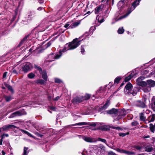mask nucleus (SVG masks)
<instances>
[{"instance_id":"338daca9","label":"nucleus","mask_w":155,"mask_h":155,"mask_svg":"<svg viewBox=\"0 0 155 155\" xmlns=\"http://www.w3.org/2000/svg\"><path fill=\"white\" fill-rule=\"evenodd\" d=\"M96 124L95 123H92L91 124V126H94V127L96 126Z\"/></svg>"},{"instance_id":"39448f33","label":"nucleus","mask_w":155,"mask_h":155,"mask_svg":"<svg viewBox=\"0 0 155 155\" xmlns=\"http://www.w3.org/2000/svg\"><path fill=\"white\" fill-rule=\"evenodd\" d=\"M80 41H79L78 38H76L74 39L71 42H70L72 49H75L80 44Z\"/></svg>"},{"instance_id":"f704fd0d","label":"nucleus","mask_w":155,"mask_h":155,"mask_svg":"<svg viewBox=\"0 0 155 155\" xmlns=\"http://www.w3.org/2000/svg\"><path fill=\"white\" fill-rule=\"evenodd\" d=\"M90 97V96L89 94H86L85 96L83 97V100H87Z\"/></svg>"},{"instance_id":"e2e57ef3","label":"nucleus","mask_w":155,"mask_h":155,"mask_svg":"<svg viewBox=\"0 0 155 155\" xmlns=\"http://www.w3.org/2000/svg\"><path fill=\"white\" fill-rule=\"evenodd\" d=\"M48 98L49 100H51L53 98V97H51V96H49L48 97Z\"/></svg>"},{"instance_id":"69168bd1","label":"nucleus","mask_w":155,"mask_h":155,"mask_svg":"<svg viewBox=\"0 0 155 155\" xmlns=\"http://www.w3.org/2000/svg\"><path fill=\"white\" fill-rule=\"evenodd\" d=\"M44 2V1L43 0H39V2L40 3H43Z\"/></svg>"},{"instance_id":"a19ab883","label":"nucleus","mask_w":155,"mask_h":155,"mask_svg":"<svg viewBox=\"0 0 155 155\" xmlns=\"http://www.w3.org/2000/svg\"><path fill=\"white\" fill-rule=\"evenodd\" d=\"M138 124V123L137 121L133 122L131 123V125L133 126H137Z\"/></svg>"},{"instance_id":"ddd939ff","label":"nucleus","mask_w":155,"mask_h":155,"mask_svg":"<svg viewBox=\"0 0 155 155\" xmlns=\"http://www.w3.org/2000/svg\"><path fill=\"white\" fill-rule=\"evenodd\" d=\"M147 85L150 86V87H154L155 86V81L151 80H148L147 81Z\"/></svg>"},{"instance_id":"774afa93","label":"nucleus","mask_w":155,"mask_h":155,"mask_svg":"<svg viewBox=\"0 0 155 155\" xmlns=\"http://www.w3.org/2000/svg\"><path fill=\"white\" fill-rule=\"evenodd\" d=\"M42 7H39L38 8V10H41L42 9Z\"/></svg>"},{"instance_id":"f8f14e48","label":"nucleus","mask_w":155,"mask_h":155,"mask_svg":"<svg viewBox=\"0 0 155 155\" xmlns=\"http://www.w3.org/2000/svg\"><path fill=\"white\" fill-rule=\"evenodd\" d=\"M110 104V101L109 100H107L104 105L101 107L99 111L105 110L109 105Z\"/></svg>"},{"instance_id":"6e6d98bb","label":"nucleus","mask_w":155,"mask_h":155,"mask_svg":"<svg viewBox=\"0 0 155 155\" xmlns=\"http://www.w3.org/2000/svg\"><path fill=\"white\" fill-rule=\"evenodd\" d=\"M7 72H5L3 75V77L4 78H5L6 77V75H7Z\"/></svg>"},{"instance_id":"09e8293b","label":"nucleus","mask_w":155,"mask_h":155,"mask_svg":"<svg viewBox=\"0 0 155 155\" xmlns=\"http://www.w3.org/2000/svg\"><path fill=\"white\" fill-rule=\"evenodd\" d=\"M81 52L82 54H84V52L85 51L84 48V47L82 46H81Z\"/></svg>"},{"instance_id":"393cba45","label":"nucleus","mask_w":155,"mask_h":155,"mask_svg":"<svg viewBox=\"0 0 155 155\" xmlns=\"http://www.w3.org/2000/svg\"><path fill=\"white\" fill-rule=\"evenodd\" d=\"M124 31L123 27L120 28L118 30V33L119 34H122Z\"/></svg>"},{"instance_id":"a878e982","label":"nucleus","mask_w":155,"mask_h":155,"mask_svg":"<svg viewBox=\"0 0 155 155\" xmlns=\"http://www.w3.org/2000/svg\"><path fill=\"white\" fill-rule=\"evenodd\" d=\"M87 123L85 122H82L77 123L74 124H73V126H76V125H87Z\"/></svg>"},{"instance_id":"4c0bfd02","label":"nucleus","mask_w":155,"mask_h":155,"mask_svg":"<svg viewBox=\"0 0 155 155\" xmlns=\"http://www.w3.org/2000/svg\"><path fill=\"white\" fill-rule=\"evenodd\" d=\"M115 150L118 152H120L121 153H123L124 150L120 149L118 148H117Z\"/></svg>"},{"instance_id":"8fccbe9b","label":"nucleus","mask_w":155,"mask_h":155,"mask_svg":"<svg viewBox=\"0 0 155 155\" xmlns=\"http://www.w3.org/2000/svg\"><path fill=\"white\" fill-rule=\"evenodd\" d=\"M103 91H104V89L103 88L101 87L100 88V90H99L97 91V93H100L102 92H103Z\"/></svg>"},{"instance_id":"bf43d9fd","label":"nucleus","mask_w":155,"mask_h":155,"mask_svg":"<svg viewBox=\"0 0 155 155\" xmlns=\"http://www.w3.org/2000/svg\"><path fill=\"white\" fill-rule=\"evenodd\" d=\"M2 142H3V140L2 139H1L0 140V145H2Z\"/></svg>"},{"instance_id":"e433bc0d","label":"nucleus","mask_w":155,"mask_h":155,"mask_svg":"<svg viewBox=\"0 0 155 155\" xmlns=\"http://www.w3.org/2000/svg\"><path fill=\"white\" fill-rule=\"evenodd\" d=\"M121 79V78L120 77L117 78L114 80V83H118Z\"/></svg>"},{"instance_id":"c9c22d12","label":"nucleus","mask_w":155,"mask_h":155,"mask_svg":"<svg viewBox=\"0 0 155 155\" xmlns=\"http://www.w3.org/2000/svg\"><path fill=\"white\" fill-rule=\"evenodd\" d=\"M129 133L127 132V133H120L119 134V135L120 136L124 137L125 136H126L127 135L129 134Z\"/></svg>"},{"instance_id":"bb28decb","label":"nucleus","mask_w":155,"mask_h":155,"mask_svg":"<svg viewBox=\"0 0 155 155\" xmlns=\"http://www.w3.org/2000/svg\"><path fill=\"white\" fill-rule=\"evenodd\" d=\"M28 148H27L25 147H24L23 154V155H27V153H28Z\"/></svg>"},{"instance_id":"052dcab7","label":"nucleus","mask_w":155,"mask_h":155,"mask_svg":"<svg viewBox=\"0 0 155 155\" xmlns=\"http://www.w3.org/2000/svg\"><path fill=\"white\" fill-rule=\"evenodd\" d=\"M50 109L52 110H55V108L53 107H50Z\"/></svg>"},{"instance_id":"6e6552de","label":"nucleus","mask_w":155,"mask_h":155,"mask_svg":"<svg viewBox=\"0 0 155 155\" xmlns=\"http://www.w3.org/2000/svg\"><path fill=\"white\" fill-rule=\"evenodd\" d=\"M83 100V97L81 96L79 97H75L73 100V103L74 104L78 103Z\"/></svg>"},{"instance_id":"4468645a","label":"nucleus","mask_w":155,"mask_h":155,"mask_svg":"<svg viewBox=\"0 0 155 155\" xmlns=\"http://www.w3.org/2000/svg\"><path fill=\"white\" fill-rule=\"evenodd\" d=\"M131 110L130 109H123L120 112V114L122 116H125L127 114L130 112Z\"/></svg>"},{"instance_id":"c03bdc74","label":"nucleus","mask_w":155,"mask_h":155,"mask_svg":"<svg viewBox=\"0 0 155 155\" xmlns=\"http://www.w3.org/2000/svg\"><path fill=\"white\" fill-rule=\"evenodd\" d=\"M70 25H71V24L69 23H68L66 24H65L64 27V28H69Z\"/></svg>"},{"instance_id":"3c124183","label":"nucleus","mask_w":155,"mask_h":155,"mask_svg":"<svg viewBox=\"0 0 155 155\" xmlns=\"http://www.w3.org/2000/svg\"><path fill=\"white\" fill-rule=\"evenodd\" d=\"M51 45V43L50 41L48 42L46 45V48L50 46Z\"/></svg>"},{"instance_id":"20e7f679","label":"nucleus","mask_w":155,"mask_h":155,"mask_svg":"<svg viewBox=\"0 0 155 155\" xmlns=\"http://www.w3.org/2000/svg\"><path fill=\"white\" fill-rule=\"evenodd\" d=\"M21 67L23 71L25 72H27L32 68V65L30 63L26 62L24 63L21 65Z\"/></svg>"},{"instance_id":"5701e85b","label":"nucleus","mask_w":155,"mask_h":155,"mask_svg":"<svg viewBox=\"0 0 155 155\" xmlns=\"http://www.w3.org/2000/svg\"><path fill=\"white\" fill-rule=\"evenodd\" d=\"M101 10V8L100 7H97L95 9V13L96 14H98L99 12H100V11Z\"/></svg>"},{"instance_id":"13d9d810","label":"nucleus","mask_w":155,"mask_h":155,"mask_svg":"<svg viewBox=\"0 0 155 155\" xmlns=\"http://www.w3.org/2000/svg\"><path fill=\"white\" fill-rule=\"evenodd\" d=\"M150 111L149 110H147L146 111V114H148L150 113Z\"/></svg>"},{"instance_id":"cd10ccee","label":"nucleus","mask_w":155,"mask_h":155,"mask_svg":"<svg viewBox=\"0 0 155 155\" xmlns=\"http://www.w3.org/2000/svg\"><path fill=\"white\" fill-rule=\"evenodd\" d=\"M124 3L123 2H121L120 1H119L117 4V6L120 9L124 5Z\"/></svg>"},{"instance_id":"72a5a7b5","label":"nucleus","mask_w":155,"mask_h":155,"mask_svg":"<svg viewBox=\"0 0 155 155\" xmlns=\"http://www.w3.org/2000/svg\"><path fill=\"white\" fill-rule=\"evenodd\" d=\"M131 78V76L130 75H129L128 77H126L124 80L125 82H127Z\"/></svg>"},{"instance_id":"9b49d317","label":"nucleus","mask_w":155,"mask_h":155,"mask_svg":"<svg viewBox=\"0 0 155 155\" xmlns=\"http://www.w3.org/2000/svg\"><path fill=\"white\" fill-rule=\"evenodd\" d=\"M117 109L113 108L110 110H107L105 111V113L104 114L106 113L107 114H117Z\"/></svg>"},{"instance_id":"c756f323","label":"nucleus","mask_w":155,"mask_h":155,"mask_svg":"<svg viewBox=\"0 0 155 155\" xmlns=\"http://www.w3.org/2000/svg\"><path fill=\"white\" fill-rule=\"evenodd\" d=\"M153 150V148L150 146H147L146 147V151L147 152H150Z\"/></svg>"},{"instance_id":"f3484780","label":"nucleus","mask_w":155,"mask_h":155,"mask_svg":"<svg viewBox=\"0 0 155 155\" xmlns=\"http://www.w3.org/2000/svg\"><path fill=\"white\" fill-rule=\"evenodd\" d=\"M143 90L144 92H148L150 91L151 88L150 86L147 85H146L143 88Z\"/></svg>"},{"instance_id":"37998d69","label":"nucleus","mask_w":155,"mask_h":155,"mask_svg":"<svg viewBox=\"0 0 155 155\" xmlns=\"http://www.w3.org/2000/svg\"><path fill=\"white\" fill-rule=\"evenodd\" d=\"M55 81L56 83H60L62 82V81L60 79L57 78L55 79Z\"/></svg>"},{"instance_id":"f257e3e1","label":"nucleus","mask_w":155,"mask_h":155,"mask_svg":"<svg viewBox=\"0 0 155 155\" xmlns=\"http://www.w3.org/2000/svg\"><path fill=\"white\" fill-rule=\"evenodd\" d=\"M139 4V2H138L137 0L134 1L132 4V7H132L130 9H129L127 10V12L126 14L123 16L118 17L119 13V12H117L115 15V18L113 19V20L114 21V22H113L112 23V24H113L115 22L121 20L127 17L131 12Z\"/></svg>"},{"instance_id":"7c9ffc66","label":"nucleus","mask_w":155,"mask_h":155,"mask_svg":"<svg viewBox=\"0 0 155 155\" xmlns=\"http://www.w3.org/2000/svg\"><path fill=\"white\" fill-rule=\"evenodd\" d=\"M35 76V74L32 73H29L28 75V77L31 79L33 78Z\"/></svg>"},{"instance_id":"0e129e2a","label":"nucleus","mask_w":155,"mask_h":155,"mask_svg":"<svg viewBox=\"0 0 155 155\" xmlns=\"http://www.w3.org/2000/svg\"><path fill=\"white\" fill-rule=\"evenodd\" d=\"M2 155H5V152L3 150H2Z\"/></svg>"},{"instance_id":"a211bd4d","label":"nucleus","mask_w":155,"mask_h":155,"mask_svg":"<svg viewBox=\"0 0 155 155\" xmlns=\"http://www.w3.org/2000/svg\"><path fill=\"white\" fill-rule=\"evenodd\" d=\"M137 89L136 88H134V89L130 91L129 92V94H132L133 96L135 95L137 93Z\"/></svg>"},{"instance_id":"4d7b16f0","label":"nucleus","mask_w":155,"mask_h":155,"mask_svg":"<svg viewBox=\"0 0 155 155\" xmlns=\"http://www.w3.org/2000/svg\"><path fill=\"white\" fill-rule=\"evenodd\" d=\"M54 56L53 54H51L48 57L49 58H51L53 57Z\"/></svg>"},{"instance_id":"5fc2aeb1","label":"nucleus","mask_w":155,"mask_h":155,"mask_svg":"<svg viewBox=\"0 0 155 155\" xmlns=\"http://www.w3.org/2000/svg\"><path fill=\"white\" fill-rule=\"evenodd\" d=\"M12 72L13 73L15 74H18L17 72L15 70H13L12 71Z\"/></svg>"},{"instance_id":"dca6fc26","label":"nucleus","mask_w":155,"mask_h":155,"mask_svg":"<svg viewBox=\"0 0 155 155\" xmlns=\"http://www.w3.org/2000/svg\"><path fill=\"white\" fill-rule=\"evenodd\" d=\"M42 74V78L45 81H47V73L45 71H42V72L40 73Z\"/></svg>"},{"instance_id":"0eeeda50","label":"nucleus","mask_w":155,"mask_h":155,"mask_svg":"<svg viewBox=\"0 0 155 155\" xmlns=\"http://www.w3.org/2000/svg\"><path fill=\"white\" fill-rule=\"evenodd\" d=\"M132 85L130 83H128L125 86L124 92L125 94H129L130 91L132 89Z\"/></svg>"},{"instance_id":"2f4dec72","label":"nucleus","mask_w":155,"mask_h":155,"mask_svg":"<svg viewBox=\"0 0 155 155\" xmlns=\"http://www.w3.org/2000/svg\"><path fill=\"white\" fill-rule=\"evenodd\" d=\"M138 85L140 86H141L142 87H143L146 85H147V83H146L145 81H143L140 82V84H138Z\"/></svg>"},{"instance_id":"49530a36","label":"nucleus","mask_w":155,"mask_h":155,"mask_svg":"<svg viewBox=\"0 0 155 155\" xmlns=\"http://www.w3.org/2000/svg\"><path fill=\"white\" fill-rule=\"evenodd\" d=\"M98 140H99V141H100L103 142H104V143H106V141L105 140V139H102L101 138H98Z\"/></svg>"},{"instance_id":"a18cd8bd","label":"nucleus","mask_w":155,"mask_h":155,"mask_svg":"<svg viewBox=\"0 0 155 155\" xmlns=\"http://www.w3.org/2000/svg\"><path fill=\"white\" fill-rule=\"evenodd\" d=\"M108 155H116V154L114 152L112 151H110L108 153Z\"/></svg>"},{"instance_id":"b1692460","label":"nucleus","mask_w":155,"mask_h":155,"mask_svg":"<svg viewBox=\"0 0 155 155\" xmlns=\"http://www.w3.org/2000/svg\"><path fill=\"white\" fill-rule=\"evenodd\" d=\"M140 118L141 120L144 121L145 120V117L144 116L143 113H141L140 114Z\"/></svg>"},{"instance_id":"de8ad7c7","label":"nucleus","mask_w":155,"mask_h":155,"mask_svg":"<svg viewBox=\"0 0 155 155\" xmlns=\"http://www.w3.org/2000/svg\"><path fill=\"white\" fill-rule=\"evenodd\" d=\"M111 128H112L116 129L118 130H121V128L119 127H115L112 126L111 127Z\"/></svg>"},{"instance_id":"79ce46f5","label":"nucleus","mask_w":155,"mask_h":155,"mask_svg":"<svg viewBox=\"0 0 155 155\" xmlns=\"http://www.w3.org/2000/svg\"><path fill=\"white\" fill-rule=\"evenodd\" d=\"M37 49V48L35 47V46H33L32 47L31 49H30L29 50V51L32 52V51H34L36 50Z\"/></svg>"},{"instance_id":"f03ea898","label":"nucleus","mask_w":155,"mask_h":155,"mask_svg":"<svg viewBox=\"0 0 155 155\" xmlns=\"http://www.w3.org/2000/svg\"><path fill=\"white\" fill-rule=\"evenodd\" d=\"M3 130L4 131H7L9 129H12L13 128H17L18 129H19V130L22 132L23 133L27 135L28 136L32 137L34 138H35V137L31 134L24 130L20 129L19 127H17L16 126L13 124H10L9 125H5L3 126L2 127Z\"/></svg>"},{"instance_id":"473e14b6","label":"nucleus","mask_w":155,"mask_h":155,"mask_svg":"<svg viewBox=\"0 0 155 155\" xmlns=\"http://www.w3.org/2000/svg\"><path fill=\"white\" fill-rule=\"evenodd\" d=\"M34 66L36 68H37L38 70L40 73H41V72H42V70L41 68H40L36 65H35Z\"/></svg>"},{"instance_id":"58836bf2","label":"nucleus","mask_w":155,"mask_h":155,"mask_svg":"<svg viewBox=\"0 0 155 155\" xmlns=\"http://www.w3.org/2000/svg\"><path fill=\"white\" fill-rule=\"evenodd\" d=\"M7 88H8V90H10L11 92H13V90L12 88V87L9 85H7Z\"/></svg>"},{"instance_id":"680f3d73","label":"nucleus","mask_w":155,"mask_h":155,"mask_svg":"<svg viewBox=\"0 0 155 155\" xmlns=\"http://www.w3.org/2000/svg\"><path fill=\"white\" fill-rule=\"evenodd\" d=\"M5 136L4 134H3L2 135L1 137V139H2V140H3V139H4V138L5 137Z\"/></svg>"},{"instance_id":"9d476101","label":"nucleus","mask_w":155,"mask_h":155,"mask_svg":"<svg viewBox=\"0 0 155 155\" xmlns=\"http://www.w3.org/2000/svg\"><path fill=\"white\" fill-rule=\"evenodd\" d=\"M81 22V20H78V21L72 23L69 26V28H74L79 25Z\"/></svg>"},{"instance_id":"6ab92c4d","label":"nucleus","mask_w":155,"mask_h":155,"mask_svg":"<svg viewBox=\"0 0 155 155\" xmlns=\"http://www.w3.org/2000/svg\"><path fill=\"white\" fill-rule=\"evenodd\" d=\"M144 79L143 77H140L137 80V83L138 84H140V82L143 81V80Z\"/></svg>"},{"instance_id":"1a4fd4ad","label":"nucleus","mask_w":155,"mask_h":155,"mask_svg":"<svg viewBox=\"0 0 155 155\" xmlns=\"http://www.w3.org/2000/svg\"><path fill=\"white\" fill-rule=\"evenodd\" d=\"M83 139L86 142L90 143L95 142L97 141L96 139L87 137H83Z\"/></svg>"},{"instance_id":"603ef678","label":"nucleus","mask_w":155,"mask_h":155,"mask_svg":"<svg viewBox=\"0 0 155 155\" xmlns=\"http://www.w3.org/2000/svg\"><path fill=\"white\" fill-rule=\"evenodd\" d=\"M60 97L57 96L54 99V100L55 101H58Z\"/></svg>"},{"instance_id":"ea45409f","label":"nucleus","mask_w":155,"mask_h":155,"mask_svg":"<svg viewBox=\"0 0 155 155\" xmlns=\"http://www.w3.org/2000/svg\"><path fill=\"white\" fill-rule=\"evenodd\" d=\"M37 83H38L41 84H43L44 83V81L42 80H38L37 81Z\"/></svg>"},{"instance_id":"423d86ee","label":"nucleus","mask_w":155,"mask_h":155,"mask_svg":"<svg viewBox=\"0 0 155 155\" xmlns=\"http://www.w3.org/2000/svg\"><path fill=\"white\" fill-rule=\"evenodd\" d=\"M26 113L24 110L22 111H18L13 113L9 117V118H12L17 116H21L22 115L25 114Z\"/></svg>"},{"instance_id":"aec40b11","label":"nucleus","mask_w":155,"mask_h":155,"mask_svg":"<svg viewBox=\"0 0 155 155\" xmlns=\"http://www.w3.org/2000/svg\"><path fill=\"white\" fill-rule=\"evenodd\" d=\"M28 37V36H27L25 37L24 39H23L21 42L18 45V46H21L22 45L25 44V43L26 42V39L27 38V37Z\"/></svg>"},{"instance_id":"864d4df0","label":"nucleus","mask_w":155,"mask_h":155,"mask_svg":"<svg viewBox=\"0 0 155 155\" xmlns=\"http://www.w3.org/2000/svg\"><path fill=\"white\" fill-rule=\"evenodd\" d=\"M104 21V20L103 19H101V20H99V19L98 20V21L101 23L103 22Z\"/></svg>"},{"instance_id":"c85d7f7f","label":"nucleus","mask_w":155,"mask_h":155,"mask_svg":"<svg viewBox=\"0 0 155 155\" xmlns=\"http://www.w3.org/2000/svg\"><path fill=\"white\" fill-rule=\"evenodd\" d=\"M139 106L142 107H144L146 106L145 104L143 102L140 101L139 102Z\"/></svg>"},{"instance_id":"412c9836","label":"nucleus","mask_w":155,"mask_h":155,"mask_svg":"<svg viewBox=\"0 0 155 155\" xmlns=\"http://www.w3.org/2000/svg\"><path fill=\"white\" fill-rule=\"evenodd\" d=\"M123 153L127 154V155H132L134 154V153L132 151H127L124 150Z\"/></svg>"},{"instance_id":"2eb2a0df","label":"nucleus","mask_w":155,"mask_h":155,"mask_svg":"<svg viewBox=\"0 0 155 155\" xmlns=\"http://www.w3.org/2000/svg\"><path fill=\"white\" fill-rule=\"evenodd\" d=\"M155 119V116L154 114H153L148 117L146 121L148 122V123L153 121Z\"/></svg>"},{"instance_id":"7ed1b4c3","label":"nucleus","mask_w":155,"mask_h":155,"mask_svg":"<svg viewBox=\"0 0 155 155\" xmlns=\"http://www.w3.org/2000/svg\"><path fill=\"white\" fill-rule=\"evenodd\" d=\"M72 50L70 43L67 44L65 46L63 50H61L59 51L58 54L55 56V57L56 59H58L62 55L61 53L65 52L69 50Z\"/></svg>"},{"instance_id":"4be33fe9","label":"nucleus","mask_w":155,"mask_h":155,"mask_svg":"<svg viewBox=\"0 0 155 155\" xmlns=\"http://www.w3.org/2000/svg\"><path fill=\"white\" fill-rule=\"evenodd\" d=\"M4 98L7 101H9L13 99V97L11 96H5Z\"/></svg>"}]
</instances>
